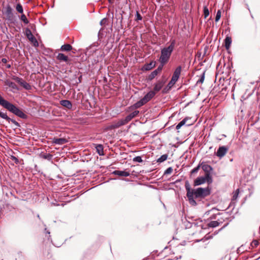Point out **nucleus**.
Returning <instances> with one entry per match:
<instances>
[{"label":"nucleus","instance_id":"f257e3e1","mask_svg":"<svg viewBox=\"0 0 260 260\" xmlns=\"http://www.w3.org/2000/svg\"><path fill=\"white\" fill-rule=\"evenodd\" d=\"M173 51L168 48V47H165L161 50V55L159 58V61L162 65L166 63L172 53Z\"/></svg>","mask_w":260,"mask_h":260},{"label":"nucleus","instance_id":"f03ea898","mask_svg":"<svg viewBox=\"0 0 260 260\" xmlns=\"http://www.w3.org/2000/svg\"><path fill=\"white\" fill-rule=\"evenodd\" d=\"M210 193V190L209 187L202 188L199 187L193 191V194L196 198H204Z\"/></svg>","mask_w":260,"mask_h":260},{"label":"nucleus","instance_id":"7ed1b4c3","mask_svg":"<svg viewBox=\"0 0 260 260\" xmlns=\"http://www.w3.org/2000/svg\"><path fill=\"white\" fill-rule=\"evenodd\" d=\"M5 9L6 19L10 23H14L15 22V16L13 13V9L10 5H8L5 7Z\"/></svg>","mask_w":260,"mask_h":260},{"label":"nucleus","instance_id":"20e7f679","mask_svg":"<svg viewBox=\"0 0 260 260\" xmlns=\"http://www.w3.org/2000/svg\"><path fill=\"white\" fill-rule=\"evenodd\" d=\"M206 181L208 183H210L212 182V179L210 180L209 178L206 177V176L205 177H199L194 180L193 184L194 186H198L204 184Z\"/></svg>","mask_w":260,"mask_h":260},{"label":"nucleus","instance_id":"39448f33","mask_svg":"<svg viewBox=\"0 0 260 260\" xmlns=\"http://www.w3.org/2000/svg\"><path fill=\"white\" fill-rule=\"evenodd\" d=\"M25 35L28 38V39L31 42L34 43V45L35 46H38V43L36 40V39L35 38V37L33 36L31 30L29 28H26L25 30Z\"/></svg>","mask_w":260,"mask_h":260},{"label":"nucleus","instance_id":"423d86ee","mask_svg":"<svg viewBox=\"0 0 260 260\" xmlns=\"http://www.w3.org/2000/svg\"><path fill=\"white\" fill-rule=\"evenodd\" d=\"M15 81L18 83L20 85L23 87L26 90H30L31 88V86L27 83L26 81L23 80L22 78L19 77H16L15 79Z\"/></svg>","mask_w":260,"mask_h":260},{"label":"nucleus","instance_id":"0eeeda50","mask_svg":"<svg viewBox=\"0 0 260 260\" xmlns=\"http://www.w3.org/2000/svg\"><path fill=\"white\" fill-rule=\"evenodd\" d=\"M155 91H150L141 100L144 104L150 101L155 96Z\"/></svg>","mask_w":260,"mask_h":260},{"label":"nucleus","instance_id":"6e6552de","mask_svg":"<svg viewBox=\"0 0 260 260\" xmlns=\"http://www.w3.org/2000/svg\"><path fill=\"white\" fill-rule=\"evenodd\" d=\"M155 91H150L141 100L144 104L150 101L155 96Z\"/></svg>","mask_w":260,"mask_h":260},{"label":"nucleus","instance_id":"1a4fd4ad","mask_svg":"<svg viewBox=\"0 0 260 260\" xmlns=\"http://www.w3.org/2000/svg\"><path fill=\"white\" fill-rule=\"evenodd\" d=\"M0 117L3 119H5L7 120L9 122H12L13 124H14L16 126H19L20 125L18 122H17L15 120L10 118L7 116V114L6 113L3 112L2 111H0Z\"/></svg>","mask_w":260,"mask_h":260},{"label":"nucleus","instance_id":"9d476101","mask_svg":"<svg viewBox=\"0 0 260 260\" xmlns=\"http://www.w3.org/2000/svg\"><path fill=\"white\" fill-rule=\"evenodd\" d=\"M228 151V148L224 146L219 147L216 152V155L218 157L221 158L225 155Z\"/></svg>","mask_w":260,"mask_h":260},{"label":"nucleus","instance_id":"9b49d317","mask_svg":"<svg viewBox=\"0 0 260 260\" xmlns=\"http://www.w3.org/2000/svg\"><path fill=\"white\" fill-rule=\"evenodd\" d=\"M202 168L206 173L205 176H206V177L209 178L210 180H211L212 178L210 176V172L212 170V167L209 165L204 164L202 165Z\"/></svg>","mask_w":260,"mask_h":260},{"label":"nucleus","instance_id":"f8f14e48","mask_svg":"<svg viewBox=\"0 0 260 260\" xmlns=\"http://www.w3.org/2000/svg\"><path fill=\"white\" fill-rule=\"evenodd\" d=\"M165 84V82L162 80L158 81L155 84L152 91H155V94L159 91L162 88Z\"/></svg>","mask_w":260,"mask_h":260},{"label":"nucleus","instance_id":"ddd939ff","mask_svg":"<svg viewBox=\"0 0 260 260\" xmlns=\"http://www.w3.org/2000/svg\"><path fill=\"white\" fill-rule=\"evenodd\" d=\"M56 58L57 60L60 61H64L66 62L67 64H70V61L68 58V57L66 55H65L64 54L61 53H59L57 56Z\"/></svg>","mask_w":260,"mask_h":260},{"label":"nucleus","instance_id":"4468645a","mask_svg":"<svg viewBox=\"0 0 260 260\" xmlns=\"http://www.w3.org/2000/svg\"><path fill=\"white\" fill-rule=\"evenodd\" d=\"M127 123L125 121L124 119H121L117 121L114 122L111 126L112 128H117L122 125L126 124Z\"/></svg>","mask_w":260,"mask_h":260},{"label":"nucleus","instance_id":"2eb2a0df","mask_svg":"<svg viewBox=\"0 0 260 260\" xmlns=\"http://www.w3.org/2000/svg\"><path fill=\"white\" fill-rule=\"evenodd\" d=\"M181 70H182V67L180 66H179L176 68V69H175V70L174 71V72L173 73V76L172 77V78L173 79V80L175 79V80H176L177 81H178V80L179 79V77L180 76V74H181Z\"/></svg>","mask_w":260,"mask_h":260},{"label":"nucleus","instance_id":"dca6fc26","mask_svg":"<svg viewBox=\"0 0 260 260\" xmlns=\"http://www.w3.org/2000/svg\"><path fill=\"white\" fill-rule=\"evenodd\" d=\"M68 142V140L66 138H53L52 143L57 145H62Z\"/></svg>","mask_w":260,"mask_h":260},{"label":"nucleus","instance_id":"f3484780","mask_svg":"<svg viewBox=\"0 0 260 260\" xmlns=\"http://www.w3.org/2000/svg\"><path fill=\"white\" fill-rule=\"evenodd\" d=\"M139 111H135L131 113L129 115H128L125 118V121L127 123L129 121H130L133 118L135 117L139 114Z\"/></svg>","mask_w":260,"mask_h":260},{"label":"nucleus","instance_id":"a211bd4d","mask_svg":"<svg viewBox=\"0 0 260 260\" xmlns=\"http://www.w3.org/2000/svg\"><path fill=\"white\" fill-rule=\"evenodd\" d=\"M113 174L117 175L119 176H124L127 177L129 176L130 174L128 172H126L125 171H119V170H115L113 172Z\"/></svg>","mask_w":260,"mask_h":260},{"label":"nucleus","instance_id":"6ab92c4d","mask_svg":"<svg viewBox=\"0 0 260 260\" xmlns=\"http://www.w3.org/2000/svg\"><path fill=\"white\" fill-rule=\"evenodd\" d=\"M155 66V62L151 61L149 63L145 64L143 67V70L145 71H149L154 68Z\"/></svg>","mask_w":260,"mask_h":260},{"label":"nucleus","instance_id":"aec40b11","mask_svg":"<svg viewBox=\"0 0 260 260\" xmlns=\"http://www.w3.org/2000/svg\"><path fill=\"white\" fill-rule=\"evenodd\" d=\"M60 104L62 106H63L69 109H71L72 107V104L71 102L68 100H61L60 101Z\"/></svg>","mask_w":260,"mask_h":260},{"label":"nucleus","instance_id":"412c9836","mask_svg":"<svg viewBox=\"0 0 260 260\" xmlns=\"http://www.w3.org/2000/svg\"><path fill=\"white\" fill-rule=\"evenodd\" d=\"M185 220L188 222L189 225V226H191L192 224L194 223L193 222L194 221L196 220L197 219H195L193 216H190L189 215H187L185 217Z\"/></svg>","mask_w":260,"mask_h":260},{"label":"nucleus","instance_id":"4be33fe9","mask_svg":"<svg viewBox=\"0 0 260 260\" xmlns=\"http://www.w3.org/2000/svg\"><path fill=\"white\" fill-rule=\"evenodd\" d=\"M185 189L187 191L186 194H188L189 196H190V194H191V193H193V191L194 190L191 189L190 185L188 181H187L185 182Z\"/></svg>","mask_w":260,"mask_h":260},{"label":"nucleus","instance_id":"5701e85b","mask_svg":"<svg viewBox=\"0 0 260 260\" xmlns=\"http://www.w3.org/2000/svg\"><path fill=\"white\" fill-rule=\"evenodd\" d=\"M5 84L8 85L9 87H11L13 89H17V86L16 84L14 82H13L10 80H6L5 81Z\"/></svg>","mask_w":260,"mask_h":260},{"label":"nucleus","instance_id":"b1692460","mask_svg":"<svg viewBox=\"0 0 260 260\" xmlns=\"http://www.w3.org/2000/svg\"><path fill=\"white\" fill-rule=\"evenodd\" d=\"M96 152L100 155H103L104 150H103V146L101 144L97 145L95 147Z\"/></svg>","mask_w":260,"mask_h":260},{"label":"nucleus","instance_id":"393cba45","mask_svg":"<svg viewBox=\"0 0 260 260\" xmlns=\"http://www.w3.org/2000/svg\"><path fill=\"white\" fill-rule=\"evenodd\" d=\"M60 49L63 51H69L72 49V46L69 44H64L61 46Z\"/></svg>","mask_w":260,"mask_h":260},{"label":"nucleus","instance_id":"a878e982","mask_svg":"<svg viewBox=\"0 0 260 260\" xmlns=\"http://www.w3.org/2000/svg\"><path fill=\"white\" fill-rule=\"evenodd\" d=\"M190 119V118H189V117H185L184 119H183L182 121H180V122H179V123L176 125V128L177 129H180V128H181V126H182L183 125H184L186 123V122L187 120L188 119Z\"/></svg>","mask_w":260,"mask_h":260},{"label":"nucleus","instance_id":"bb28decb","mask_svg":"<svg viewBox=\"0 0 260 260\" xmlns=\"http://www.w3.org/2000/svg\"><path fill=\"white\" fill-rule=\"evenodd\" d=\"M190 196H189L188 194H186L187 197L188 198V199L189 203L191 205H193V206L196 205V204H196V202L195 201V200L193 199L194 194L193 193H191V194H190Z\"/></svg>","mask_w":260,"mask_h":260},{"label":"nucleus","instance_id":"cd10ccee","mask_svg":"<svg viewBox=\"0 0 260 260\" xmlns=\"http://www.w3.org/2000/svg\"><path fill=\"white\" fill-rule=\"evenodd\" d=\"M225 47L226 49H228L232 43V39L230 37H226L225 40Z\"/></svg>","mask_w":260,"mask_h":260},{"label":"nucleus","instance_id":"c85d7f7f","mask_svg":"<svg viewBox=\"0 0 260 260\" xmlns=\"http://www.w3.org/2000/svg\"><path fill=\"white\" fill-rule=\"evenodd\" d=\"M144 105H145L143 102L141 101V100H140V101H139L138 102H137V103H136L133 106V108H135V109H138L140 107H141V106H143Z\"/></svg>","mask_w":260,"mask_h":260},{"label":"nucleus","instance_id":"c756f323","mask_svg":"<svg viewBox=\"0 0 260 260\" xmlns=\"http://www.w3.org/2000/svg\"><path fill=\"white\" fill-rule=\"evenodd\" d=\"M20 19L25 24H27L29 23L28 20L27 19L26 16L23 13L21 14Z\"/></svg>","mask_w":260,"mask_h":260},{"label":"nucleus","instance_id":"7c9ffc66","mask_svg":"<svg viewBox=\"0 0 260 260\" xmlns=\"http://www.w3.org/2000/svg\"><path fill=\"white\" fill-rule=\"evenodd\" d=\"M158 73L156 71L154 70L148 76V79L150 80H152L153 79H154L157 75Z\"/></svg>","mask_w":260,"mask_h":260},{"label":"nucleus","instance_id":"2f4dec72","mask_svg":"<svg viewBox=\"0 0 260 260\" xmlns=\"http://www.w3.org/2000/svg\"><path fill=\"white\" fill-rule=\"evenodd\" d=\"M167 158H168V155L164 154L157 159V162H162L165 161L167 159Z\"/></svg>","mask_w":260,"mask_h":260},{"label":"nucleus","instance_id":"473e14b6","mask_svg":"<svg viewBox=\"0 0 260 260\" xmlns=\"http://www.w3.org/2000/svg\"><path fill=\"white\" fill-rule=\"evenodd\" d=\"M16 10L17 11L21 14L23 13V9L22 6L20 4H18L16 7Z\"/></svg>","mask_w":260,"mask_h":260},{"label":"nucleus","instance_id":"72a5a7b5","mask_svg":"<svg viewBox=\"0 0 260 260\" xmlns=\"http://www.w3.org/2000/svg\"><path fill=\"white\" fill-rule=\"evenodd\" d=\"M41 157L44 159L50 160L52 158V155L50 154H44L41 155Z\"/></svg>","mask_w":260,"mask_h":260},{"label":"nucleus","instance_id":"f704fd0d","mask_svg":"<svg viewBox=\"0 0 260 260\" xmlns=\"http://www.w3.org/2000/svg\"><path fill=\"white\" fill-rule=\"evenodd\" d=\"M239 193V189H237L234 193L232 197V201L236 200L238 198V195Z\"/></svg>","mask_w":260,"mask_h":260},{"label":"nucleus","instance_id":"c9c22d12","mask_svg":"<svg viewBox=\"0 0 260 260\" xmlns=\"http://www.w3.org/2000/svg\"><path fill=\"white\" fill-rule=\"evenodd\" d=\"M209 15V11L207 6L204 7V15L205 18H206Z\"/></svg>","mask_w":260,"mask_h":260},{"label":"nucleus","instance_id":"e433bc0d","mask_svg":"<svg viewBox=\"0 0 260 260\" xmlns=\"http://www.w3.org/2000/svg\"><path fill=\"white\" fill-rule=\"evenodd\" d=\"M175 44H176V41L175 40H173L171 41V44L170 45L167 47L168 48H169L170 49H171V50L173 51L174 49V47H175Z\"/></svg>","mask_w":260,"mask_h":260},{"label":"nucleus","instance_id":"4c0bfd02","mask_svg":"<svg viewBox=\"0 0 260 260\" xmlns=\"http://www.w3.org/2000/svg\"><path fill=\"white\" fill-rule=\"evenodd\" d=\"M177 81L176 80H174L172 78L171 81L169 82L168 84V86H169V88H171L177 82Z\"/></svg>","mask_w":260,"mask_h":260},{"label":"nucleus","instance_id":"58836bf2","mask_svg":"<svg viewBox=\"0 0 260 260\" xmlns=\"http://www.w3.org/2000/svg\"><path fill=\"white\" fill-rule=\"evenodd\" d=\"M205 79V73H203V74L200 77V79L198 80L197 83H203Z\"/></svg>","mask_w":260,"mask_h":260},{"label":"nucleus","instance_id":"ea45409f","mask_svg":"<svg viewBox=\"0 0 260 260\" xmlns=\"http://www.w3.org/2000/svg\"><path fill=\"white\" fill-rule=\"evenodd\" d=\"M258 245V241L256 240H253L251 243V246L252 248H255L257 247Z\"/></svg>","mask_w":260,"mask_h":260},{"label":"nucleus","instance_id":"a19ab883","mask_svg":"<svg viewBox=\"0 0 260 260\" xmlns=\"http://www.w3.org/2000/svg\"><path fill=\"white\" fill-rule=\"evenodd\" d=\"M220 17H221V12H220V10H218L217 12V13H216V15L215 21L216 22L218 21L220 19Z\"/></svg>","mask_w":260,"mask_h":260},{"label":"nucleus","instance_id":"79ce46f5","mask_svg":"<svg viewBox=\"0 0 260 260\" xmlns=\"http://www.w3.org/2000/svg\"><path fill=\"white\" fill-rule=\"evenodd\" d=\"M133 161L135 162H141L143 161L141 156H138L133 158Z\"/></svg>","mask_w":260,"mask_h":260},{"label":"nucleus","instance_id":"37998d69","mask_svg":"<svg viewBox=\"0 0 260 260\" xmlns=\"http://www.w3.org/2000/svg\"><path fill=\"white\" fill-rule=\"evenodd\" d=\"M200 165H198L197 167L193 169L191 171V173L194 174V173H197L200 169Z\"/></svg>","mask_w":260,"mask_h":260},{"label":"nucleus","instance_id":"c03bdc74","mask_svg":"<svg viewBox=\"0 0 260 260\" xmlns=\"http://www.w3.org/2000/svg\"><path fill=\"white\" fill-rule=\"evenodd\" d=\"M173 172V169L172 167L168 168L165 172V174H170Z\"/></svg>","mask_w":260,"mask_h":260},{"label":"nucleus","instance_id":"a18cd8bd","mask_svg":"<svg viewBox=\"0 0 260 260\" xmlns=\"http://www.w3.org/2000/svg\"><path fill=\"white\" fill-rule=\"evenodd\" d=\"M10 158L16 164H18L19 163V160H18V159L16 157H15L14 156H11Z\"/></svg>","mask_w":260,"mask_h":260},{"label":"nucleus","instance_id":"49530a36","mask_svg":"<svg viewBox=\"0 0 260 260\" xmlns=\"http://www.w3.org/2000/svg\"><path fill=\"white\" fill-rule=\"evenodd\" d=\"M142 19V16L139 14V13L137 11L136 13V20H141Z\"/></svg>","mask_w":260,"mask_h":260},{"label":"nucleus","instance_id":"de8ad7c7","mask_svg":"<svg viewBox=\"0 0 260 260\" xmlns=\"http://www.w3.org/2000/svg\"><path fill=\"white\" fill-rule=\"evenodd\" d=\"M164 66V65H162V64H161V66H159V67H158L156 70H155V71H157V72L158 73H159V72L162 70V66Z\"/></svg>","mask_w":260,"mask_h":260},{"label":"nucleus","instance_id":"09e8293b","mask_svg":"<svg viewBox=\"0 0 260 260\" xmlns=\"http://www.w3.org/2000/svg\"><path fill=\"white\" fill-rule=\"evenodd\" d=\"M217 221H213L211 223V225L213 226H216L217 225Z\"/></svg>","mask_w":260,"mask_h":260},{"label":"nucleus","instance_id":"8fccbe9b","mask_svg":"<svg viewBox=\"0 0 260 260\" xmlns=\"http://www.w3.org/2000/svg\"><path fill=\"white\" fill-rule=\"evenodd\" d=\"M2 61L3 63H6L7 62V60L6 58H3L2 59Z\"/></svg>","mask_w":260,"mask_h":260},{"label":"nucleus","instance_id":"3c124183","mask_svg":"<svg viewBox=\"0 0 260 260\" xmlns=\"http://www.w3.org/2000/svg\"><path fill=\"white\" fill-rule=\"evenodd\" d=\"M81 76H80L79 78V82H81Z\"/></svg>","mask_w":260,"mask_h":260},{"label":"nucleus","instance_id":"603ef678","mask_svg":"<svg viewBox=\"0 0 260 260\" xmlns=\"http://www.w3.org/2000/svg\"><path fill=\"white\" fill-rule=\"evenodd\" d=\"M162 92H163V93H165V92H166L165 89H163V90H162Z\"/></svg>","mask_w":260,"mask_h":260},{"label":"nucleus","instance_id":"864d4df0","mask_svg":"<svg viewBox=\"0 0 260 260\" xmlns=\"http://www.w3.org/2000/svg\"><path fill=\"white\" fill-rule=\"evenodd\" d=\"M10 67H11V66H10V64H9V65H8V66H7V68H10Z\"/></svg>","mask_w":260,"mask_h":260},{"label":"nucleus","instance_id":"5fc2aeb1","mask_svg":"<svg viewBox=\"0 0 260 260\" xmlns=\"http://www.w3.org/2000/svg\"><path fill=\"white\" fill-rule=\"evenodd\" d=\"M46 233L48 234H49L50 232L49 231H46Z\"/></svg>","mask_w":260,"mask_h":260},{"label":"nucleus","instance_id":"6e6d98bb","mask_svg":"<svg viewBox=\"0 0 260 260\" xmlns=\"http://www.w3.org/2000/svg\"><path fill=\"white\" fill-rule=\"evenodd\" d=\"M103 20H102L101 21V24H102V23H103Z\"/></svg>","mask_w":260,"mask_h":260},{"label":"nucleus","instance_id":"4d7b16f0","mask_svg":"<svg viewBox=\"0 0 260 260\" xmlns=\"http://www.w3.org/2000/svg\"><path fill=\"white\" fill-rule=\"evenodd\" d=\"M103 20H102L101 21V24H102V23H103Z\"/></svg>","mask_w":260,"mask_h":260},{"label":"nucleus","instance_id":"13d9d810","mask_svg":"<svg viewBox=\"0 0 260 260\" xmlns=\"http://www.w3.org/2000/svg\"><path fill=\"white\" fill-rule=\"evenodd\" d=\"M2 260H3V259H2Z\"/></svg>","mask_w":260,"mask_h":260}]
</instances>
